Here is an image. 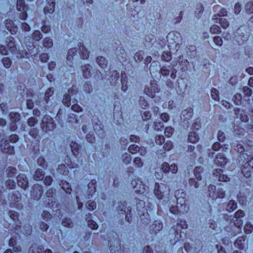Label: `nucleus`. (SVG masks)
Returning <instances> with one entry per match:
<instances>
[{
    "label": "nucleus",
    "instance_id": "nucleus-1",
    "mask_svg": "<svg viewBox=\"0 0 253 253\" xmlns=\"http://www.w3.org/2000/svg\"><path fill=\"white\" fill-rule=\"evenodd\" d=\"M238 152L241 153L239 156V163L241 165L244 167L242 169V172L246 177H249L252 175L251 170H248V166L253 169V156L252 155L253 147L248 149L247 148H245L241 145H237Z\"/></svg>",
    "mask_w": 253,
    "mask_h": 253
},
{
    "label": "nucleus",
    "instance_id": "nucleus-2",
    "mask_svg": "<svg viewBox=\"0 0 253 253\" xmlns=\"http://www.w3.org/2000/svg\"><path fill=\"white\" fill-rule=\"evenodd\" d=\"M169 190L167 185L164 183H156L155 186L154 193L159 199H162L169 194Z\"/></svg>",
    "mask_w": 253,
    "mask_h": 253
},
{
    "label": "nucleus",
    "instance_id": "nucleus-3",
    "mask_svg": "<svg viewBox=\"0 0 253 253\" xmlns=\"http://www.w3.org/2000/svg\"><path fill=\"white\" fill-rule=\"evenodd\" d=\"M208 191L210 197L213 199L223 198L225 196V191L222 187L216 188L214 186L211 185L209 186Z\"/></svg>",
    "mask_w": 253,
    "mask_h": 253
},
{
    "label": "nucleus",
    "instance_id": "nucleus-4",
    "mask_svg": "<svg viewBox=\"0 0 253 253\" xmlns=\"http://www.w3.org/2000/svg\"><path fill=\"white\" fill-rule=\"evenodd\" d=\"M31 42H29V44H26V48L29 52L27 51H23L20 50V52L19 53V55L17 56V57H26L29 58L30 56L32 57L34 55H36L38 52V49L34 45L33 43H32V45H31Z\"/></svg>",
    "mask_w": 253,
    "mask_h": 253
},
{
    "label": "nucleus",
    "instance_id": "nucleus-5",
    "mask_svg": "<svg viewBox=\"0 0 253 253\" xmlns=\"http://www.w3.org/2000/svg\"><path fill=\"white\" fill-rule=\"evenodd\" d=\"M204 173L203 169L202 167H196L194 170L195 176L198 181H196L193 178L189 179V184L198 188L202 183V176Z\"/></svg>",
    "mask_w": 253,
    "mask_h": 253
},
{
    "label": "nucleus",
    "instance_id": "nucleus-6",
    "mask_svg": "<svg viewBox=\"0 0 253 253\" xmlns=\"http://www.w3.org/2000/svg\"><path fill=\"white\" fill-rule=\"evenodd\" d=\"M42 127L45 130H52L54 127L52 118L49 116H45L42 120Z\"/></svg>",
    "mask_w": 253,
    "mask_h": 253
},
{
    "label": "nucleus",
    "instance_id": "nucleus-7",
    "mask_svg": "<svg viewBox=\"0 0 253 253\" xmlns=\"http://www.w3.org/2000/svg\"><path fill=\"white\" fill-rule=\"evenodd\" d=\"M131 188L136 193H143L144 191V186L142 185L141 181L137 178L133 179L131 182Z\"/></svg>",
    "mask_w": 253,
    "mask_h": 253
},
{
    "label": "nucleus",
    "instance_id": "nucleus-8",
    "mask_svg": "<svg viewBox=\"0 0 253 253\" xmlns=\"http://www.w3.org/2000/svg\"><path fill=\"white\" fill-rule=\"evenodd\" d=\"M76 93V90H74L73 88L69 89L68 90V93L64 95L63 99V104L68 107L71 105V96H73Z\"/></svg>",
    "mask_w": 253,
    "mask_h": 253
},
{
    "label": "nucleus",
    "instance_id": "nucleus-9",
    "mask_svg": "<svg viewBox=\"0 0 253 253\" xmlns=\"http://www.w3.org/2000/svg\"><path fill=\"white\" fill-rule=\"evenodd\" d=\"M213 176L220 181H228L229 180L228 176L223 173V171L219 169H216L213 172Z\"/></svg>",
    "mask_w": 253,
    "mask_h": 253
},
{
    "label": "nucleus",
    "instance_id": "nucleus-10",
    "mask_svg": "<svg viewBox=\"0 0 253 253\" xmlns=\"http://www.w3.org/2000/svg\"><path fill=\"white\" fill-rule=\"evenodd\" d=\"M1 150L2 152L12 154L14 152L13 147L10 146L7 140H3L0 144Z\"/></svg>",
    "mask_w": 253,
    "mask_h": 253
},
{
    "label": "nucleus",
    "instance_id": "nucleus-11",
    "mask_svg": "<svg viewBox=\"0 0 253 253\" xmlns=\"http://www.w3.org/2000/svg\"><path fill=\"white\" fill-rule=\"evenodd\" d=\"M31 193L33 198L35 200H38L42 195V187L38 184L35 185Z\"/></svg>",
    "mask_w": 253,
    "mask_h": 253
},
{
    "label": "nucleus",
    "instance_id": "nucleus-12",
    "mask_svg": "<svg viewBox=\"0 0 253 253\" xmlns=\"http://www.w3.org/2000/svg\"><path fill=\"white\" fill-rule=\"evenodd\" d=\"M17 184L19 186L25 189L28 186V182L26 176L24 174H19L17 177Z\"/></svg>",
    "mask_w": 253,
    "mask_h": 253
},
{
    "label": "nucleus",
    "instance_id": "nucleus-13",
    "mask_svg": "<svg viewBox=\"0 0 253 253\" xmlns=\"http://www.w3.org/2000/svg\"><path fill=\"white\" fill-rule=\"evenodd\" d=\"M235 113L237 118H240L241 121L243 122H246L248 121L249 118L248 115L245 113L243 110L238 108L235 109Z\"/></svg>",
    "mask_w": 253,
    "mask_h": 253
},
{
    "label": "nucleus",
    "instance_id": "nucleus-14",
    "mask_svg": "<svg viewBox=\"0 0 253 253\" xmlns=\"http://www.w3.org/2000/svg\"><path fill=\"white\" fill-rule=\"evenodd\" d=\"M5 26L11 34H14L16 33L18 29L17 25L11 20H7L5 21Z\"/></svg>",
    "mask_w": 253,
    "mask_h": 253
},
{
    "label": "nucleus",
    "instance_id": "nucleus-15",
    "mask_svg": "<svg viewBox=\"0 0 253 253\" xmlns=\"http://www.w3.org/2000/svg\"><path fill=\"white\" fill-rule=\"evenodd\" d=\"M19 232L25 235L28 234L31 232V226L28 224L23 226L22 228L21 226H17L15 229V232L19 234Z\"/></svg>",
    "mask_w": 253,
    "mask_h": 253
},
{
    "label": "nucleus",
    "instance_id": "nucleus-16",
    "mask_svg": "<svg viewBox=\"0 0 253 253\" xmlns=\"http://www.w3.org/2000/svg\"><path fill=\"white\" fill-rule=\"evenodd\" d=\"M226 159L224 157V155L221 153H219L217 155L215 159L214 160V163L216 165L222 166H224L226 163Z\"/></svg>",
    "mask_w": 253,
    "mask_h": 253
},
{
    "label": "nucleus",
    "instance_id": "nucleus-17",
    "mask_svg": "<svg viewBox=\"0 0 253 253\" xmlns=\"http://www.w3.org/2000/svg\"><path fill=\"white\" fill-rule=\"evenodd\" d=\"M128 150L131 153H135L137 151H140V153L141 155H144L146 153L145 148H141V149H140V148L135 144L130 145L128 148Z\"/></svg>",
    "mask_w": 253,
    "mask_h": 253
},
{
    "label": "nucleus",
    "instance_id": "nucleus-18",
    "mask_svg": "<svg viewBox=\"0 0 253 253\" xmlns=\"http://www.w3.org/2000/svg\"><path fill=\"white\" fill-rule=\"evenodd\" d=\"M47 1L49 5L45 7L44 9V12L51 13L54 10L55 3L52 0H47Z\"/></svg>",
    "mask_w": 253,
    "mask_h": 253
},
{
    "label": "nucleus",
    "instance_id": "nucleus-19",
    "mask_svg": "<svg viewBox=\"0 0 253 253\" xmlns=\"http://www.w3.org/2000/svg\"><path fill=\"white\" fill-rule=\"evenodd\" d=\"M82 68L83 76L84 77V78H89L91 75V66L87 64L83 67Z\"/></svg>",
    "mask_w": 253,
    "mask_h": 253
},
{
    "label": "nucleus",
    "instance_id": "nucleus-20",
    "mask_svg": "<svg viewBox=\"0 0 253 253\" xmlns=\"http://www.w3.org/2000/svg\"><path fill=\"white\" fill-rule=\"evenodd\" d=\"M193 115V110L191 108H188L183 110L181 113V117L184 118V120H189L192 118Z\"/></svg>",
    "mask_w": 253,
    "mask_h": 253
},
{
    "label": "nucleus",
    "instance_id": "nucleus-21",
    "mask_svg": "<svg viewBox=\"0 0 253 253\" xmlns=\"http://www.w3.org/2000/svg\"><path fill=\"white\" fill-rule=\"evenodd\" d=\"M79 50L80 52L82 54L84 59H86L89 56V52L84 47V45L80 42L78 44Z\"/></svg>",
    "mask_w": 253,
    "mask_h": 253
},
{
    "label": "nucleus",
    "instance_id": "nucleus-22",
    "mask_svg": "<svg viewBox=\"0 0 253 253\" xmlns=\"http://www.w3.org/2000/svg\"><path fill=\"white\" fill-rule=\"evenodd\" d=\"M44 174L42 169H37L35 174L33 175V178L36 180H41L43 178Z\"/></svg>",
    "mask_w": 253,
    "mask_h": 253
},
{
    "label": "nucleus",
    "instance_id": "nucleus-23",
    "mask_svg": "<svg viewBox=\"0 0 253 253\" xmlns=\"http://www.w3.org/2000/svg\"><path fill=\"white\" fill-rule=\"evenodd\" d=\"M43 248L42 246L33 245L30 248L29 253H43Z\"/></svg>",
    "mask_w": 253,
    "mask_h": 253
},
{
    "label": "nucleus",
    "instance_id": "nucleus-24",
    "mask_svg": "<svg viewBox=\"0 0 253 253\" xmlns=\"http://www.w3.org/2000/svg\"><path fill=\"white\" fill-rule=\"evenodd\" d=\"M9 118L11 122L16 123L20 120V115L18 113L11 112L9 114Z\"/></svg>",
    "mask_w": 253,
    "mask_h": 253
},
{
    "label": "nucleus",
    "instance_id": "nucleus-25",
    "mask_svg": "<svg viewBox=\"0 0 253 253\" xmlns=\"http://www.w3.org/2000/svg\"><path fill=\"white\" fill-rule=\"evenodd\" d=\"M199 139V136L195 132H191L188 136V140L191 143H196L198 141Z\"/></svg>",
    "mask_w": 253,
    "mask_h": 253
},
{
    "label": "nucleus",
    "instance_id": "nucleus-26",
    "mask_svg": "<svg viewBox=\"0 0 253 253\" xmlns=\"http://www.w3.org/2000/svg\"><path fill=\"white\" fill-rule=\"evenodd\" d=\"M9 245L10 247H13V249L15 252H19L21 251V248L19 246H17L16 241L15 239L11 238L9 240Z\"/></svg>",
    "mask_w": 253,
    "mask_h": 253
},
{
    "label": "nucleus",
    "instance_id": "nucleus-27",
    "mask_svg": "<svg viewBox=\"0 0 253 253\" xmlns=\"http://www.w3.org/2000/svg\"><path fill=\"white\" fill-rule=\"evenodd\" d=\"M245 130L243 128L237 126L235 128V136L238 138H240L244 135Z\"/></svg>",
    "mask_w": 253,
    "mask_h": 253
},
{
    "label": "nucleus",
    "instance_id": "nucleus-28",
    "mask_svg": "<svg viewBox=\"0 0 253 253\" xmlns=\"http://www.w3.org/2000/svg\"><path fill=\"white\" fill-rule=\"evenodd\" d=\"M237 208V205L236 202L233 200H230L227 205L226 210L230 212L235 210Z\"/></svg>",
    "mask_w": 253,
    "mask_h": 253
},
{
    "label": "nucleus",
    "instance_id": "nucleus-29",
    "mask_svg": "<svg viewBox=\"0 0 253 253\" xmlns=\"http://www.w3.org/2000/svg\"><path fill=\"white\" fill-rule=\"evenodd\" d=\"M27 9L23 0H17V9L18 11H25Z\"/></svg>",
    "mask_w": 253,
    "mask_h": 253
},
{
    "label": "nucleus",
    "instance_id": "nucleus-30",
    "mask_svg": "<svg viewBox=\"0 0 253 253\" xmlns=\"http://www.w3.org/2000/svg\"><path fill=\"white\" fill-rule=\"evenodd\" d=\"M96 61L98 64L102 68H105L107 66V61L103 57L100 56L97 58Z\"/></svg>",
    "mask_w": 253,
    "mask_h": 253
},
{
    "label": "nucleus",
    "instance_id": "nucleus-31",
    "mask_svg": "<svg viewBox=\"0 0 253 253\" xmlns=\"http://www.w3.org/2000/svg\"><path fill=\"white\" fill-rule=\"evenodd\" d=\"M238 200L239 203L241 205H244L247 203V197L244 193L240 192L238 195Z\"/></svg>",
    "mask_w": 253,
    "mask_h": 253
},
{
    "label": "nucleus",
    "instance_id": "nucleus-32",
    "mask_svg": "<svg viewBox=\"0 0 253 253\" xmlns=\"http://www.w3.org/2000/svg\"><path fill=\"white\" fill-rule=\"evenodd\" d=\"M57 171L59 173L63 175H67L68 173V168L64 164L59 166Z\"/></svg>",
    "mask_w": 253,
    "mask_h": 253
},
{
    "label": "nucleus",
    "instance_id": "nucleus-33",
    "mask_svg": "<svg viewBox=\"0 0 253 253\" xmlns=\"http://www.w3.org/2000/svg\"><path fill=\"white\" fill-rule=\"evenodd\" d=\"M245 242V239L244 237H239L235 242V245L239 249H243V245Z\"/></svg>",
    "mask_w": 253,
    "mask_h": 253
},
{
    "label": "nucleus",
    "instance_id": "nucleus-34",
    "mask_svg": "<svg viewBox=\"0 0 253 253\" xmlns=\"http://www.w3.org/2000/svg\"><path fill=\"white\" fill-rule=\"evenodd\" d=\"M43 45L45 47H51L53 45L52 40L50 38H45L44 39Z\"/></svg>",
    "mask_w": 253,
    "mask_h": 253
},
{
    "label": "nucleus",
    "instance_id": "nucleus-35",
    "mask_svg": "<svg viewBox=\"0 0 253 253\" xmlns=\"http://www.w3.org/2000/svg\"><path fill=\"white\" fill-rule=\"evenodd\" d=\"M42 38V34L39 30L35 31L32 35V39L35 41H39Z\"/></svg>",
    "mask_w": 253,
    "mask_h": 253
},
{
    "label": "nucleus",
    "instance_id": "nucleus-36",
    "mask_svg": "<svg viewBox=\"0 0 253 253\" xmlns=\"http://www.w3.org/2000/svg\"><path fill=\"white\" fill-rule=\"evenodd\" d=\"M16 169L13 167H8L6 169L7 176L9 177H14L16 175Z\"/></svg>",
    "mask_w": 253,
    "mask_h": 253
},
{
    "label": "nucleus",
    "instance_id": "nucleus-37",
    "mask_svg": "<svg viewBox=\"0 0 253 253\" xmlns=\"http://www.w3.org/2000/svg\"><path fill=\"white\" fill-rule=\"evenodd\" d=\"M211 98L214 100L219 101V92L215 88H212L211 90Z\"/></svg>",
    "mask_w": 253,
    "mask_h": 253
},
{
    "label": "nucleus",
    "instance_id": "nucleus-38",
    "mask_svg": "<svg viewBox=\"0 0 253 253\" xmlns=\"http://www.w3.org/2000/svg\"><path fill=\"white\" fill-rule=\"evenodd\" d=\"M71 148L73 153L75 155H77L78 154V150L79 149V147L78 144L75 142H72L71 144Z\"/></svg>",
    "mask_w": 253,
    "mask_h": 253
},
{
    "label": "nucleus",
    "instance_id": "nucleus-39",
    "mask_svg": "<svg viewBox=\"0 0 253 253\" xmlns=\"http://www.w3.org/2000/svg\"><path fill=\"white\" fill-rule=\"evenodd\" d=\"M53 93V90L52 88H48L45 92L44 99L46 103H48V100L50 96H51Z\"/></svg>",
    "mask_w": 253,
    "mask_h": 253
},
{
    "label": "nucleus",
    "instance_id": "nucleus-40",
    "mask_svg": "<svg viewBox=\"0 0 253 253\" xmlns=\"http://www.w3.org/2000/svg\"><path fill=\"white\" fill-rule=\"evenodd\" d=\"M245 8L247 11V12L251 14L253 13V2L251 1L249 2H248Z\"/></svg>",
    "mask_w": 253,
    "mask_h": 253
},
{
    "label": "nucleus",
    "instance_id": "nucleus-41",
    "mask_svg": "<svg viewBox=\"0 0 253 253\" xmlns=\"http://www.w3.org/2000/svg\"><path fill=\"white\" fill-rule=\"evenodd\" d=\"M233 100L236 105H240L241 103L242 96L240 93H236L234 95Z\"/></svg>",
    "mask_w": 253,
    "mask_h": 253
},
{
    "label": "nucleus",
    "instance_id": "nucleus-42",
    "mask_svg": "<svg viewBox=\"0 0 253 253\" xmlns=\"http://www.w3.org/2000/svg\"><path fill=\"white\" fill-rule=\"evenodd\" d=\"M62 187L65 191L67 193H70L71 191V189L70 188V186L69 185V183L65 181L62 182Z\"/></svg>",
    "mask_w": 253,
    "mask_h": 253
},
{
    "label": "nucleus",
    "instance_id": "nucleus-43",
    "mask_svg": "<svg viewBox=\"0 0 253 253\" xmlns=\"http://www.w3.org/2000/svg\"><path fill=\"white\" fill-rule=\"evenodd\" d=\"M13 41L14 39L13 38H10L9 39L8 43L7 44L10 51L11 52L14 51V48L15 47V42Z\"/></svg>",
    "mask_w": 253,
    "mask_h": 253
},
{
    "label": "nucleus",
    "instance_id": "nucleus-44",
    "mask_svg": "<svg viewBox=\"0 0 253 253\" xmlns=\"http://www.w3.org/2000/svg\"><path fill=\"white\" fill-rule=\"evenodd\" d=\"M165 138L163 135H158L155 137V142L157 145H161L164 142Z\"/></svg>",
    "mask_w": 253,
    "mask_h": 253
},
{
    "label": "nucleus",
    "instance_id": "nucleus-45",
    "mask_svg": "<svg viewBox=\"0 0 253 253\" xmlns=\"http://www.w3.org/2000/svg\"><path fill=\"white\" fill-rule=\"evenodd\" d=\"M253 230V226L252 224L250 223H247L246 224L245 227H244V230L245 232L247 234H250L252 233Z\"/></svg>",
    "mask_w": 253,
    "mask_h": 253
},
{
    "label": "nucleus",
    "instance_id": "nucleus-46",
    "mask_svg": "<svg viewBox=\"0 0 253 253\" xmlns=\"http://www.w3.org/2000/svg\"><path fill=\"white\" fill-rule=\"evenodd\" d=\"M219 23L224 29L226 28L229 26V23L225 18H220L219 19Z\"/></svg>",
    "mask_w": 253,
    "mask_h": 253
},
{
    "label": "nucleus",
    "instance_id": "nucleus-47",
    "mask_svg": "<svg viewBox=\"0 0 253 253\" xmlns=\"http://www.w3.org/2000/svg\"><path fill=\"white\" fill-rule=\"evenodd\" d=\"M173 132V129L170 127H166L165 130V134L167 137H170Z\"/></svg>",
    "mask_w": 253,
    "mask_h": 253
},
{
    "label": "nucleus",
    "instance_id": "nucleus-48",
    "mask_svg": "<svg viewBox=\"0 0 253 253\" xmlns=\"http://www.w3.org/2000/svg\"><path fill=\"white\" fill-rule=\"evenodd\" d=\"M139 102L140 107L142 109H146L148 106V103L143 97H140Z\"/></svg>",
    "mask_w": 253,
    "mask_h": 253
},
{
    "label": "nucleus",
    "instance_id": "nucleus-49",
    "mask_svg": "<svg viewBox=\"0 0 253 253\" xmlns=\"http://www.w3.org/2000/svg\"><path fill=\"white\" fill-rule=\"evenodd\" d=\"M20 194L18 191H15L11 196V200L15 202H18L20 200Z\"/></svg>",
    "mask_w": 253,
    "mask_h": 253
},
{
    "label": "nucleus",
    "instance_id": "nucleus-50",
    "mask_svg": "<svg viewBox=\"0 0 253 253\" xmlns=\"http://www.w3.org/2000/svg\"><path fill=\"white\" fill-rule=\"evenodd\" d=\"M123 159L124 162L126 164L130 163V162L131 161V158L130 156L127 153H125L123 155Z\"/></svg>",
    "mask_w": 253,
    "mask_h": 253
},
{
    "label": "nucleus",
    "instance_id": "nucleus-51",
    "mask_svg": "<svg viewBox=\"0 0 253 253\" xmlns=\"http://www.w3.org/2000/svg\"><path fill=\"white\" fill-rule=\"evenodd\" d=\"M169 164L167 162L163 163L161 165V169L165 173L168 172L169 171Z\"/></svg>",
    "mask_w": 253,
    "mask_h": 253
},
{
    "label": "nucleus",
    "instance_id": "nucleus-52",
    "mask_svg": "<svg viewBox=\"0 0 253 253\" xmlns=\"http://www.w3.org/2000/svg\"><path fill=\"white\" fill-rule=\"evenodd\" d=\"M243 92L245 96L250 97L252 94V90L247 86H244L243 88Z\"/></svg>",
    "mask_w": 253,
    "mask_h": 253
},
{
    "label": "nucleus",
    "instance_id": "nucleus-53",
    "mask_svg": "<svg viewBox=\"0 0 253 253\" xmlns=\"http://www.w3.org/2000/svg\"><path fill=\"white\" fill-rule=\"evenodd\" d=\"M72 103H74V101L73 100ZM72 109L73 111L76 112H80L82 111V108L81 106H80L79 105L73 104L72 105Z\"/></svg>",
    "mask_w": 253,
    "mask_h": 253
},
{
    "label": "nucleus",
    "instance_id": "nucleus-54",
    "mask_svg": "<svg viewBox=\"0 0 253 253\" xmlns=\"http://www.w3.org/2000/svg\"><path fill=\"white\" fill-rule=\"evenodd\" d=\"M2 63L4 66L6 68H9L11 66V61L7 57H5L2 59Z\"/></svg>",
    "mask_w": 253,
    "mask_h": 253
},
{
    "label": "nucleus",
    "instance_id": "nucleus-55",
    "mask_svg": "<svg viewBox=\"0 0 253 253\" xmlns=\"http://www.w3.org/2000/svg\"><path fill=\"white\" fill-rule=\"evenodd\" d=\"M210 30L212 34H218L220 32V28L217 25H214L211 28Z\"/></svg>",
    "mask_w": 253,
    "mask_h": 253
},
{
    "label": "nucleus",
    "instance_id": "nucleus-56",
    "mask_svg": "<svg viewBox=\"0 0 253 253\" xmlns=\"http://www.w3.org/2000/svg\"><path fill=\"white\" fill-rule=\"evenodd\" d=\"M144 92L146 94H147L149 97L153 98L155 95V92L151 89L149 87L145 88L144 90Z\"/></svg>",
    "mask_w": 253,
    "mask_h": 253
},
{
    "label": "nucleus",
    "instance_id": "nucleus-57",
    "mask_svg": "<svg viewBox=\"0 0 253 253\" xmlns=\"http://www.w3.org/2000/svg\"><path fill=\"white\" fill-rule=\"evenodd\" d=\"M161 58L162 60L166 61H169L171 58V55L169 52H163Z\"/></svg>",
    "mask_w": 253,
    "mask_h": 253
},
{
    "label": "nucleus",
    "instance_id": "nucleus-58",
    "mask_svg": "<svg viewBox=\"0 0 253 253\" xmlns=\"http://www.w3.org/2000/svg\"><path fill=\"white\" fill-rule=\"evenodd\" d=\"M244 212L242 210H238L234 214V217L236 219H240L241 218L244 217Z\"/></svg>",
    "mask_w": 253,
    "mask_h": 253
},
{
    "label": "nucleus",
    "instance_id": "nucleus-59",
    "mask_svg": "<svg viewBox=\"0 0 253 253\" xmlns=\"http://www.w3.org/2000/svg\"><path fill=\"white\" fill-rule=\"evenodd\" d=\"M38 120L36 118L31 117L28 121V124L30 126H34L37 123Z\"/></svg>",
    "mask_w": 253,
    "mask_h": 253
},
{
    "label": "nucleus",
    "instance_id": "nucleus-60",
    "mask_svg": "<svg viewBox=\"0 0 253 253\" xmlns=\"http://www.w3.org/2000/svg\"><path fill=\"white\" fill-rule=\"evenodd\" d=\"M74 51L77 52V50L75 48H70L69 50L68 53L67 55V59L68 60H70L73 58V54L74 53Z\"/></svg>",
    "mask_w": 253,
    "mask_h": 253
},
{
    "label": "nucleus",
    "instance_id": "nucleus-61",
    "mask_svg": "<svg viewBox=\"0 0 253 253\" xmlns=\"http://www.w3.org/2000/svg\"><path fill=\"white\" fill-rule=\"evenodd\" d=\"M164 127V125L161 122L157 123L156 122H154V129L157 130H162V129Z\"/></svg>",
    "mask_w": 253,
    "mask_h": 253
},
{
    "label": "nucleus",
    "instance_id": "nucleus-62",
    "mask_svg": "<svg viewBox=\"0 0 253 253\" xmlns=\"http://www.w3.org/2000/svg\"><path fill=\"white\" fill-rule=\"evenodd\" d=\"M151 117V114L149 111H145L142 115V118L144 121L149 120L150 119Z\"/></svg>",
    "mask_w": 253,
    "mask_h": 253
},
{
    "label": "nucleus",
    "instance_id": "nucleus-63",
    "mask_svg": "<svg viewBox=\"0 0 253 253\" xmlns=\"http://www.w3.org/2000/svg\"><path fill=\"white\" fill-rule=\"evenodd\" d=\"M87 207L89 210L92 211L96 207V203L94 202L89 201L87 203Z\"/></svg>",
    "mask_w": 253,
    "mask_h": 253
},
{
    "label": "nucleus",
    "instance_id": "nucleus-64",
    "mask_svg": "<svg viewBox=\"0 0 253 253\" xmlns=\"http://www.w3.org/2000/svg\"><path fill=\"white\" fill-rule=\"evenodd\" d=\"M134 58V59L137 62H138V61H141L142 60V59L143 58V55H142L141 52H136L135 54Z\"/></svg>",
    "mask_w": 253,
    "mask_h": 253
}]
</instances>
